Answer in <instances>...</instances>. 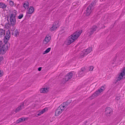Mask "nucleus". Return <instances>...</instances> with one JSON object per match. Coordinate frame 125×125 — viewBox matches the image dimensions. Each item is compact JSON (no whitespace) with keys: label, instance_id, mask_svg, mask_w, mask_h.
<instances>
[{"label":"nucleus","instance_id":"f257e3e1","mask_svg":"<svg viewBox=\"0 0 125 125\" xmlns=\"http://www.w3.org/2000/svg\"><path fill=\"white\" fill-rule=\"evenodd\" d=\"M82 32L77 31L69 36L65 42L67 45H69L75 41L81 34Z\"/></svg>","mask_w":125,"mask_h":125},{"label":"nucleus","instance_id":"ddd939ff","mask_svg":"<svg viewBox=\"0 0 125 125\" xmlns=\"http://www.w3.org/2000/svg\"><path fill=\"white\" fill-rule=\"evenodd\" d=\"M49 88L46 87L41 88L40 90V92L43 93H45L48 92Z\"/></svg>","mask_w":125,"mask_h":125},{"label":"nucleus","instance_id":"6ab92c4d","mask_svg":"<svg viewBox=\"0 0 125 125\" xmlns=\"http://www.w3.org/2000/svg\"><path fill=\"white\" fill-rule=\"evenodd\" d=\"M29 3L26 2L24 3L23 4V6L25 9H27L29 7Z\"/></svg>","mask_w":125,"mask_h":125},{"label":"nucleus","instance_id":"20e7f679","mask_svg":"<svg viewBox=\"0 0 125 125\" xmlns=\"http://www.w3.org/2000/svg\"><path fill=\"white\" fill-rule=\"evenodd\" d=\"M125 78V67L122 70L120 73H119L116 78V82Z\"/></svg>","mask_w":125,"mask_h":125},{"label":"nucleus","instance_id":"b1692460","mask_svg":"<svg viewBox=\"0 0 125 125\" xmlns=\"http://www.w3.org/2000/svg\"><path fill=\"white\" fill-rule=\"evenodd\" d=\"M68 81V80H67L66 78V77H65L64 78H63L62 80L61 81L62 83L64 84L67 81Z\"/></svg>","mask_w":125,"mask_h":125},{"label":"nucleus","instance_id":"c756f323","mask_svg":"<svg viewBox=\"0 0 125 125\" xmlns=\"http://www.w3.org/2000/svg\"><path fill=\"white\" fill-rule=\"evenodd\" d=\"M9 4L11 6H13L14 5V2L11 0L9 2Z\"/></svg>","mask_w":125,"mask_h":125},{"label":"nucleus","instance_id":"aec40b11","mask_svg":"<svg viewBox=\"0 0 125 125\" xmlns=\"http://www.w3.org/2000/svg\"><path fill=\"white\" fill-rule=\"evenodd\" d=\"M92 48H89L87 49L84 50L87 54L90 53L92 51Z\"/></svg>","mask_w":125,"mask_h":125},{"label":"nucleus","instance_id":"4c0bfd02","mask_svg":"<svg viewBox=\"0 0 125 125\" xmlns=\"http://www.w3.org/2000/svg\"><path fill=\"white\" fill-rule=\"evenodd\" d=\"M0 42H1V41H0Z\"/></svg>","mask_w":125,"mask_h":125},{"label":"nucleus","instance_id":"f704fd0d","mask_svg":"<svg viewBox=\"0 0 125 125\" xmlns=\"http://www.w3.org/2000/svg\"><path fill=\"white\" fill-rule=\"evenodd\" d=\"M41 69H42V67H39L38 68V70L39 71H40L41 70Z\"/></svg>","mask_w":125,"mask_h":125},{"label":"nucleus","instance_id":"9d476101","mask_svg":"<svg viewBox=\"0 0 125 125\" xmlns=\"http://www.w3.org/2000/svg\"><path fill=\"white\" fill-rule=\"evenodd\" d=\"M105 112L107 115L109 116L112 114V109L110 107H107L105 109Z\"/></svg>","mask_w":125,"mask_h":125},{"label":"nucleus","instance_id":"9b49d317","mask_svg":"<svg viewBox=\"0 0 125 125\" xmlns=\"http://www.w3.org/2000/svg\"><path fill=\"white\" fill-rule=\"evenodd\" d=\"M51 39L50 36L48 35H47L43 41V43L45 44H47L50 41Z\"/></svg>","mask_w":125,"mask_h":125},{"label":"nucleus","instance_id":"39448f33","mask_svg":"<svg viewBox=\"0 0 125 125\" xmlns=\"http://www.w3.org/2000/svg\"><path fill=\"white\" fill-rule=\"evenodd\" d=\"M104 89V86H102L100 89H98V90L96 91L95 93L93 94V95L90 97V98L92 99H93L99 95L103 91Z\"/></svg>","mask_w":125,"mask_h":125},{"label":"nucleus","instance_id":"72a5a7b5","mask_svg":"<svg viewBox=\"0 0 125 125\" xmlns=\"http://www.w3.org/2000/svg\"><path fill=\"white\" fill-rule=\"evenodd\" d=\"M23 16V15L22 14L20 15L18 17V18L19 19H21Z\"/></svg>","mask_w":125,"mask_h":125},{"label":"nucleus","instance_id":"7ed1b4c3","mask_svg":"<svg viewBox=\"0 0 125 125\" xmlns=\"http://www.w3.org/2000/svg\"><path fill=\"white\" fill-rule=\"evenodd\" d=\"M67 105L66 103H63L56 110L55 115L56 116H59L67 108Z\"/></svg>","mask_w":125,"mask_h":125},{"label":"nucleus","instance_id":"1a4fd4ad","mask_svg":"<svg viewBox=\"0 0 125 125\" xmlns=\"http://www.w3.org/2000/svg\"><path fill=\"white\" fill-rule=\"evenodd\" d=\"M58 21L55 22L53 24L52 27L50 28V30L51 31H52L55 30L58 26Z\"/></svg>","mask_w":125,"mask_h":125},{"label":"nucleus","instance_id":"f03ea898","mask_svg":"<svg viewBox=\"0 0 125 125\" xmlns=\"http://www.w3.org/2000/svg\"><path fill=\"white\" fill-rule=\"evenodd\" d=\"M17 11L15 10L14 13L11 14L10 16V24L9 23L6 24L5 25V27L7 29L10 28V25L14 26L15 24V16L16 14Z\"/></svg>","mask_w":125,"mask_h":125},{"label":"nucleus","instance_id":"c9c22d12","mask_svg":"<svg viewBox=\"0 0 125 125\" xmlns=\"http://www.w3.org/2000/svg\"><path fill=\"white\" fill-rule=\"evenodd\" d=\"M120 99V98L119 97H117L116 98V100H118L119 99Z\"/></svg>","mask_w":125,"mask_h":125},{"label":"nucleus","instance_id":"a878e982","mask_svg":"<svg viewBox=\"0 0 125 125\" xmlns=\"http://www.w3.org/2000/svg\"><path fill=\"white\" fill-rule=\"evenodd\" d=\"M51 50V48H48L45 50V51L43 52V54H44L48 53Z\"/></svg>","mask_w":125,"mask_h":125},{"label":"nucleus","instance_id":"6e6552de","mask_svg":"<svg viewBox=\"0 0 125 125\" xmlns=\"http://www.w3.org/2000/svg\"><path fill=\"white\" fill-rule=\"evenodd\" d=\"M93 9L94 8H92L90 6H89L86 10L85 13L86 16H88L92 12Z\"/></svg>","mask_w":125,"mask_h":125},{"label":"nucleus","instance_id":"cd10ccee","mask_svg":"<svg viewBox=\"0 0 125 125\" xmlns=\"http://www.w3.org/2000/svg\"><path fill=\"white\" fill-rule=\"evenodd\" d=\"M96 3V2L95 1H94L92 2L91 4L89 5V6H90V7H92V8H93V6H94L95 5V4Z\"/></svg>","mask_w":125,"mask_h":125},{"label":"nucleus","instance_id":"c85d7f7f","mask_svg":"<svg viewBox=\"0 0 125 125\" xmlns=\"http://www.w3.org/2000/svg\"><path fill=\"white\" fill-rule=\"evenodd\" d=\"M25 120V119H23L22 118H21L19 119L16 122L17 123L20 122L22 121H24Z\"/></svg>","mask_w":125,"mask_h":125},{"label":"nucleus","instance_id":"4be33fe9","mask_svg":"<svg viewBox=\"0 0 125 125\" xmlns=\"http://www.w3.org/2000/svg\"><path fill=\"white\" fill-rule=\"evenodd\" d=\"M10 36V31L9 30H8L7 31L6 36H6V37L8 38V39H9Z\"/></svg>","mask_w":125,"mask_h":125},{"label":"nucleus","instance_id":"2eb2a0df","mask_svg":"<svg viewBox=\"0 0 125 125\" xmlns=\"http://www.w3.org/2000/svg\"><path fill=\"white\" fill-rule=\"evenodd\" d=\"M73 75V73L72 72H70L68 73L65 77H66V78L68 80L72 78Z\"/></svg>","mask_w":125,"mask_h":125},{"label":"nucleus","instance_id":"0eeeda50","mask_svg":"<svg viewBox=\"0 0 125 125\" xmlns=\"http://www.w3.org/2000/svg\"><path fill=\"white\" fill-rule=\"evenodd\" d=\"M97 27L96 26H93L91 29L88 30V35H90L93 34L94 31L96 30Z\"/></svg>","mask_w":125,"mask_h":125},{"label":"nucleus","instance_id":"423d86ee","mask_svg":"<svg viewBox=\"0 0 125 125\" xmlns=\"http://www.w3.org/2000/svg\"><path fill=\"white\" fill-rule=\"evenodd\" d=\"M86 68L85 67L82 68L78 72V76L80 77H82L84 76L85 74V72Z\"/></svg>","mask_w":125,"mask_h":125},{"label":"nucleus","instance_id":"e433bc0d","mask_svg":"<svg viewBox=\"0 0 125 125\" xmlns=\"http://www.w3.org/2000/svg\"><path fill=\"white\" fill-rule=\"evenodd\" d=\"M29 14L28 15V16L30 17V16H31V15H29Z\"/></svg>","mask_w":125,"mask_h":125},{"label":"nucleus","instance_id":"473e14b6","mask_svg":"<svg viewBox=\"0 0 125 125\" xmlns=\"http://www.w3.org/2000/svg\"><path fill=\"white\" fill-rule=\"evenodd\" d=\"M3 74V71L2 70L0 71V77L2 76Z\"/></svg>","mask_w":125,"mask_h":125},{"label":"nucleus","instance_id":"dca6fc26","mask_svg":"<svg viewBox=\"0 0 125 125\" xmlns=\"http://www.w3.org/2000/svg\"><path fill=\"white\" fill-rule=\"evenodd\" d=\"M24 104L22 103L20 106H19L16 109L15 112H16L19 111L22 109L23 107Z\"/></svg>","mask_w":125,"mask_h":125},{"label":"nucleus","instance_id":"bb28decb","mask_svg":"<svg viewBox=\"0 0 125 125\" xmlns=\"http://www.w3.org/2000/svg\"><path fill=\"white\" fill-rule=\"evenodd\" d=\"M9 39H8V38H7L6 37V36H5V38L4 41V42L5 43V44L6 43H8L9 44H8V46H9V43H7V42Z\"/></svg>","mask_w":125,"mask_h":125},{"label":"nucleus","instance_id":"4468645a","mask_svg":"<svg viewBox=\"0 0 125 125\" xmlns=\"http://www.w3.org/2000/svg\"><path fill=\"white\" fill-rule=\"evenodd\" d=\"M47 108H45L42 110L39 111H38L39 113L37 114V116H39L40 115H41L43 114V113H45L46 111H47Z\"/></svg>","mask_w":125,"mask_h":125},{"label":"nucleus","instance_id":"f8f14e48","mask_svg":"<svg viewBox=\"0 0 125 125\" xmlns=\"http://www.w3.org/2000/svg\"><path fill=\"white\" fill-rule=\"evenodd\" d=\"M34 8L32 7H30L26 13V15L28 16V15L30 14H31L34 11Z\"/></svg>","mask_w":125,"mask_h":125},{"label":"nucleus","instance_id":"393cba45","mask_svg":"<svg viewBox=\"0 0 125 125\" xmlns=\"http://www.w3.org/2000/svg\"><path fill=\"white\" fill-rule=\"evenodd\" d=\"M19 35V32L17 30H15L14 32V36H18Z\"/></svg>","mask_w":125,"mask_h":125},{"label":"nucleus","instance_id":"2f4dec72","mask_svg":"<svg viewBox=\"0 0 125 125\" xmlns=\"http://www.w3.org/2000/svg\"><path fill=\"white\" fill-rule=\"evenodd\" d=\"M89 68L90 71H92L94 68V67L92 66H89Z\"/></svg>","mask_w":125,"mask_h":125},{"label":"nucleus","instance_id":"412c9836","mask_svg":"<svg viewBox=\"0 0 125 125\" xmlns=\"http://www.w3.org/2000/svg\"><path fill=\"white\" fill-rule=\"evenodd\" d=\"M87 55L85 51L83 50L81 53L80 57L81 58H83Z\"/></svg>","mask_w":125,"mask_h":125},{"label":"nucleus","instance_id":"f3484780","mask_svg":"<svg viewBox=\"0 0 125 125\" xmlns=\"http://www.w3.org/2000/svg\"><path fill=\"white\" fill-rule=\"evenodd\" d=\"M5 31L3 29H0V37L4 36L5 35Z\"/></svg>","mask_w":125,"mask_h":125},{"label":"nucleus","instance_id":"5701e85b","mask_svg":"<svg viewBox=\"0 0 125 125\" xmlns=\"http://www.w3.org/2000/svg\"><path fill=\"white\" fill-rule=\"evenodd\" d=\"M105 48V46L103 44H101L99 46V49L101 51L104 50Z\"/></svg>","mask_w":125,"mask_h":125},{"label":"nucleus","instance_id":"a211bd4d","mask_svg":"<svg viewBox=\"0 0 125 125\" xmlns=\"http://www.w3.org/2000/svg\"><path fill=\"white\" fill-rule=\"evenodd\" d=\"M7 5L5 4L0 2V8L4 9L6 7Z\"/></svg>","mask_w":125,"mask_h":125},{"label":"nucleus","instance_id":"7c9ffc66","mask_svg":"<svg viewBox=\"0 0 125 125\" xmlns=\"http://www.w3.org/2000/svg\"><path fill=\"white\" fill-rule=\"evenodd\" d=\"M103 20L104 21H105L106 22H107L108 21V20L107 18V16H105L104 18H103Z\"/></svg>","mask_w":125,"mask_h":125}]
</instances>
